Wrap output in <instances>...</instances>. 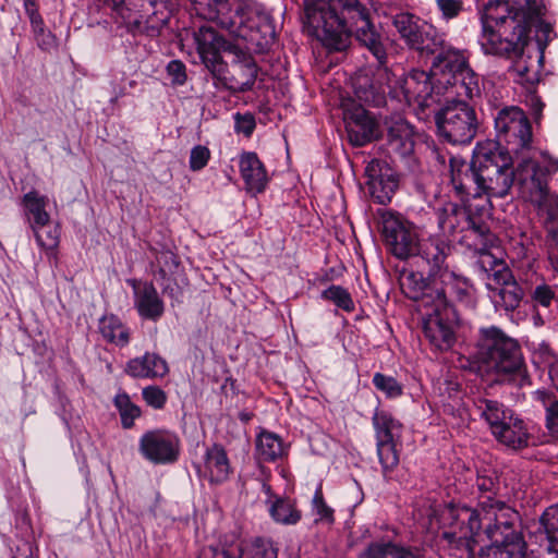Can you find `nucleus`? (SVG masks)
I'll list each match as a JSON object with an SVG mask.
<instances>
[{"mask_svg":"<svg viewBox=\"0 0 558 558\" xmlns=\"http://www.w3.org/2000/svg\"><path fill=\"white\" fill-rule=\"evenodd\" d=\"M166 70L167 74L171 78L172 85L182 86L186 83V66L181 60H171Z\"/></svg>","mask_w":558,"mask_h":558,"instance_id":"obj_56","label":"nucleus"},{"mask_svg":"<svg viewBox=\"0 0 558 558\" xmlns=\"http://www.w3.org/2000/svg\"><path fill=\"white\" fill-rule=\"evenodd\" d=\"M511 59L513 60V63L510 66L509 72L514 76L515 82L526 85V88L530 90L537 78L536 73L530 69L526 62L524 50L521 56Z\"/></svg>","mask_w":558,"mask_h":558,"instance_id":"obj_47","label":"nucleus"},{"mask_svg":"<svg viewBox=\"0 0 558 558\" xmlns=\"http://www.w3.org/2000/svg\"><path fill=\"white\" fill-rule=\"evenodd\" d=\"M134 287V307L141 318L158 322L165 314V302L153 282Z\"/></svg>","mask_w":558,"mask_h":558,"instance_id":"obj_24","label":"nucleus"},{"mask_svg":"<svg viewBox=\"0 0 558 558\" xmlns=\"http://www.w3.org/2000/svg\"><path fill=\"white\" fill-rule=\"evenodd\" d=\"M392 74L386 64L360 71L353 80V92L359 101L372 107L386 104V95L391 90Z\"/></svg>","mask_w":558,"mask_h":558,"instance_id":"obj_18","label":"nucleus"},{"mask_svg":"<svg viewBox=\"0 0 558 558\" xmlns=\"http://www.w3.org/2000/svg\"><path fill=\"white\" fill-rule=\"evenodd\" d=\"M199 477L211 485H219L229 480L232 466L222 445L213 444L207 447L202 460L195 464Z\"/></svg>","mask_w":558,"mask_h":558,"instance_id":"obj_20","label":"nucleus"},{"mask_svg":"<svg viewBox=\"0 0 558 558\" xmlns=\"http://www.w3.org/2000/svg\"><path fill=\"white\" fill-rule=\"evenodd\" d=\"M48 204L49 198L36 190H31L23 195L21 206L29 229L41 227L51 220L47 211Z\"/></svg>","mask_w":558,"mask_h":558,"instance_id":"obj_30","label":"nucleus"},{"mask_svg":"<svg viewBox=\"0 0 558 558\" xmlns=\"http://www.w3.org/2000/svg\"><path fill=\"white\" fill-rule=\"evenodd\" d=\"M436 4L446 20L457 17L463 8L461 0H436Z\"/></svg>","mask_w":558,"mask_h":558,"instance_id":"obj_58","label":"nucleus"},{"mask_svg":"<svg viewBox=\"0 0 558 558\" xmlns=\"http://www.w3.org/2000/svg\"><path fill=\"white\" fill-rule=\"evenodd\" d=\"M442 83L446 84L447 98L450 95H456L457 99L465 100L473 99L481 94L480 77L470 66L453 74L452 77H447Z\"/></svg>","mask_w":558,"mask_h":558,"instance_id":"obj_31","label":"nucleus"},{"mask_svg":"<svg viewBox=\"0 0 558 558\" xmlns=\"http://www.w3.org/2000/svg\"><path fill=\"white\" fill-rule=\"evenodd\" d=\"M366 185L373 199L381 205L390 202L398 187V178L385 162L374 159L365 169Z\"/></svg>","mask_w":558,"mask_h":558,"instance_id":"obj_19","label":"nucleus"},{"mask_svg":"<svg viewBox=\"0 0 558 558\" xmlns=\"http://www.w3.org/2000/svg\"><path fill=\"white\" fill-rule=\"evenodd\" d=\"M240 174L250 193L259 194L266 190L268 175L256 153L245 151L239 159Z\"/></svg>","mask_w":558,"mask_h":558,"instance_id":"obj_26","label":"nucleus"},{"mask_svg":"<svg viewBox=\"0 0 558 558\" xmlns=\"http://www.w3.org/2000/svg\"><path fill=\"white\" fill-rule=\"evenodd\" d=\"M451 184L461 197H505L514 184V170L509 153L494 142L477 143L470 162L450 158Z\"/></svg>","mask_w":558,"mask_h":558,"instance_id":"obj_1","label":"nucleus"},{"mask_svg":"<svg viewBox=\"0 0 558 558\" xmlns=\"http://www.w3.org/2000/svg\"><path fill=\"white\" fill-rule=\"evenodd\" d=\"M194 43L202 63L209 73L220 74L221 63L223 62L220 51L227 49L226 39L213 27L201 26L194 33Z\"/></svg>","mask_w":558,"mask_h":558,"instance_id":"obj_21","label":"nucleus"},{"mask_svg":"<svg viewBox=\"0 0 558 558\" xmlns=\"http://www.w3.org/2000/svg\"><path fill=\"white\" fill-rule=\"evenodd\" d=\"M493 435L499 442L512 449L526 447L530 438L523 420L514 415H511Z\"/></svg>","mask_w":558,"mask_h":558,"instance_id":"obj_33","label":"nucleus"},{"mask_svg":"<svg viewBox=\"0 0 558 558\" xmlns=\"http://www.w3.org/2000/svg\"><path fill=\"white\" fill-rule=\"evenodd\" d=\"M373 385L389 399L398 398L403 393L402 385L395 377L381 373L374 374Z\"/></svg>","mask_w":558,"mask_h":558,"instance_id":"obj_53","label":"nucleus"},{"mask_svg":"<svg viewBox=\"0 0 558 558\" xmlns=\"http://www.w3.org/2000/svg\"><path fill=\"white\" fill-rule=\"evenodd\" d=\"M535 398L545 409V426L549 434L558 438V400L546 390H537Z\"/></svg>","mask_w":558,"mask_h":558,"instance_id":"obj_41","label":"nucleus"},{"mask_svg":"<svg viewBox=\"0 0 558 558\" xmlns=\"http://www.w3.org/2000/svg\"><path fill=\"white\" fill-rule=\"evenodd\" d=\"M536 21L515 11L509 1H490L482 16L478 44L485 54L514 58L522 54Z\"/></svg>","mask_w":558,"mask_h":558,"instance_id":"obj_2","label":"nucleus"},{"mask_svg":"<svg viewBox=\"0 0 558 558\" xmlns=\"http://www.w3.org/2000/svg\"><path fill=\"white\" fill-rule=\"evenodd\" d=\"M236 558H277V549L270 541L256 538Z\"/></svg>","mask_w":558,"mask_h":558,"instance_id":"obj_51","label":"nucleus"},{"mask_svg":"<svg viewBox=\"0 0 558 558\" xmlns=\"http://www.w3.org/2000/svg\"><path fill=\"white\" fill-rule=\"evenodd\" d=\"M435 121L439 136L453 145L470 144L478 129L475 109L464 99L447 98Z\"/></svg>","mask_w":558,"mask_h":558,"instance_id":"obj_11","label":"nucleus"},{"mask_svg":"<svg viewBox=\"0 0 558 558\" xmlns=\"http://www.w3.org/2000/svg\"><path fill=\"white\" fill-rule=\"evenodd\" d=\"M269 504L270 517L280 524L293 525L301 520V511L296 509L295 504L288 498H276L275 501L267 500Z\"/></svg>","mask_w":558,"mask_h":558,"instance_id":"obj_39","label":"nucleus"},{"mask_svg":"<svg viewBox=\"0 0 558 558\" xmlns=\"http://www.w3.org/2000/svg\"><path fill=\"white\" fill-rule=\"evenodd\" d=\"M311 510L313 515L315 517L316 523H325L328 525L333 524L335 522V510L327 504L324 492L323 484L319 483L314 492Z\"/></svg>","mask_w":558,"mask_h":558,"instance_id":"obj_43","label":"nucleus"},{"mask_svg":"<svg viewBox=\"0 0 558 558\" xmlns=\"http://www.w3.org/2000/svg\"><path fill=\"white\" fill-rule=\"evenodd\" d=\"M381 225V235L388 251L399 259H408L418 256L423 259V250L429 242H448L439 235H430L427 239H418L417 228L401 215L383 209L378 210Z\"/></svg>","mask_w":558,"mask_h":558,"instance_id":"obj_9","label":"nucleus"},{"mask_svg":"<svg viewBox=\"0 0 558 558\" xmlns=\"http://www.w3.org/2000/svg\"><path fill=\"white\" fill-rule=\"evenodd\" d=\"M31 24L34 40L39 49L50 51L56 48L58 40L56 35L46 27L44 19L37 20Z\"/></svg>","mask_w":558,"mask_h":558,"instance_id":"obj_48","label":"nucleus"},{"mask_svg":"<svg viewBox=\"0 0 558 558\" xmlns=\"http://www.w3.org/2000/svg\"><path fill=\"white\" fill-rule=\"evenodd\" d=\"M468 226L476 238L480 239L482 247L480 251L483 256L481 265L486 272V289L496 311L506 313L514 312L521 304L524 290L514 278L512 270L508 265L498 258L486 254L487 248L493 247L497 238L490 232L485 222H477L471 216H468Z\"/></svg>","mask_w":558,"mask_h":558,"instance_id":"obj_5","label":"nucleus"},{"mask_svg":"<svg viewBox=\"0 0 558 558\" xmlns=\"http://www.w3.org/2000/svg\"><path fill=\"white\" fill-rule=\"evenodd\" d=\"M433 54L435 56L433 70L435 72H440L444 75V81L470 66L465 52L453 48L450 44L446 43L445 39L442 40L439 50Z\"/></svg>","mask_w":558,"mask_h":558,"instance_id":"obj_28","label":"nucleus"},{"mask_svg":"<svg viewBox=\"0 0 558 558\" xmlns=\"http://www.w3.org/2000/svg\"><path fill=\"white\" fill-rule=\"evenodd\" d=\"M450 254L448 242H429L423 250V262L429 267L434 280V305L453 306L451 299L462 301L470 296L471 281L448 268L446 260Z\"/></svg>","mask_w":558,"mask_h":558,"instance_id":"obj_8","label":"nucleus"},{"mask_svg":"<svg viewBox=\"0 0 558 558\" xmlns=\"http://www.w3.org/2000/svg\"><path fill=\"white\" fill-rule=\"evenodd\" d=\"M375 430L376 449L385 478H390L391 472L399 464L397 444L400 441L403 425L386 411L376 409L372 417Z\"/></svg>","mask_w":558,"mask_h":558,"instance_id":"obj_13","label":"nucleus"},{"mask_svg":"<svg viewBox=\"0 0 558 558\" xmlns=\"http://www.w3.org/2000/svg\"><path fill=\"white\" fill-rule=\"evenodd\" d=\"M198 17L216 24L231 36L253 46H262L260 26L264 16L252 0H190Z\"/></svg>","mask_w":558,"mask_h":558,"instance_id":"obj_4","label":"nucleus"},{"mask_svg":"<svg viewBox=\"0 0 558 558\" xmlns=\"http://www.w3.org/2000/svg\"><path fill=\"white\" fill-rule=\"evenodd\" d=\"M256 453L259 460L274 462L282 458L287 450L279 435L263 430L256 437Z\"/></svg>","mask_w":558,"mask_h":558,"instance_id":"obj_36","label":"nucleus"},{"mask_svg":"<svg viewBox=\"0 0 558 558\" xmlns=\"http://www.w3.org/2000/svg\"><path fill=\"white\" fill-rule=\"evenodd\" d=\"M475 486L477 490L483 495L486 509H490V505H494V510L499 512L497 504L505 505L501 501L495 500V496L499 490V482L497 477L493 475L478 474L476 477Z\"/></svg>","mask_w":558,"mask_h":558,"instance_id":"obj_46","label":"nucleus"},{"mask_svg":"<svg viewBox=\"0 0 558 558\" xmlns=\"http://www.w3.org/2000/svg\"><path fill=\"white\" fill-rule=\"evenodd\" d=\"M349 38L354 34L355 40L366 48L380 65L387 62V51L383 35L371 21V13L348 25Z\"/></svg>","mask_w":558,"mask_h":558,"instance_id":"obj_22","label":"nucleus"},{"mask_svg":"<svg viewBox=\"0 0 558 558\" xmlns=\"http://www.w3.org/2000/svg\"><path fill=\"white\" fill-rule=\"evenodd\" d=\"M554 295L551 288L544 283L535 288L532 298L537 304L547 307L550 305Z\"/></svg>","mask_w":558,"mask_h":558,"instance_id":"obj_59","label":"nucleus"},{"mask_svg":"<svg viewBox=\"0 0 558 558\" xmlns=\"http://www.w3.org/2000/svg\"><path fill=\"white\" fill-rule=\"evenodd\" d=\"M518 513L511 508H504L495 517L501 525L489 526L487 533L492 544L482 549L480 558H558V547H546L547 551L539 557H532L525 553V543L514 529Z\"/></svg>","mask_w":558,"mask_h":558,"instance_id":"obj_10","label":"nucleus"},{"mask_svg":"<svg viewBox=\"0 0 558 558\" xmlns=\"http://www.w3.org/2000/svg\"><path fill=\"white\" fill-rule=\"evenodd\" d=\"M418 23L424 21L410 13H399L393 17V26L409 47L416 41L415 36L421 27Z\"/></svg>","mask_w":558,"mask_h":558,"instance_id":"obj_42","label":"nucleus"},{"mask_svg":"<svg viewBox=\"0 0 558 558\" xmlns=\"http://www.w3.org/2000/svg\"><path fill=\"white\" fill-rule=\"evenodd\" d=\"M344 122L349 141L353 146L361 147L373 140L377 124L364 108L345 113Z\"/></svg>","mask_w":558,"mask_h":558,"instance_id":"obj_25","label":"nucleus"},{"mask_svg":"<svg viewBox=\"0 0 558 558\" xmlns=\"http://www.w3.org/2000/svg\"><path fill=\"white\" fill-rule=\"evenodd\" d=\"M495 130L499 142L509 149L518 153L530 147L532 143V126L524 111L515 106L500 109L495 117Z\"/></svg>","mask_w":558,"mask_h":558,"instance_id":"obj_16","label":"nucleus"},{"mask_svg":"<svg viewBox=\"0 0 558 558\" xmlns=\"http://www.w3.org/2000/svg\"><path fill=\"white\" fill-rule=\"evenodd\" d=\"M400 289L410 300H421L425 307L434 305V280L420 271L403 270L399 277Z\"/></svg>","mask_w":558,"mask_h":558,"instance_id":"obj_23","label":"nucleus"},{"mask_svg":"<svg viewBox=\"0 0 558 558\" xmlns=\"http://www.w3.org/2000/svg\"><path fill=\"white\" fill-rule=\"evenodd\" d=\"M98 329L104 340L119 348L130 343V328L116 315H104L99 319Z\"/></svg>","mask_w":558,"mask_h":558,"instance_id":"obj_34","label":"nucleus"},{"mask_svg":"<svg viewBox=\"0 0 558 558\" xmlns=\"http://www.w3.org/2000/svg\"><path fill=\"white\" fill-rule=\"evenodd\" d=\"M454 211H458V206L456 204H448L447 206H445L436 211L437 223L441 231L444 230L449 216L451 215V213H454Z\"/></svg>","mask_w":558,"mask_h":558,"instance_id":"obj_61","label":"nucleus"},{"mask_svg":"<svg viewBox=\"0 0 558 558\" xmlns=\"http://www.w3.org/2000/svg\"><path fill=\"white\" fill-rule=\"evenodd\" d=\"M460 216L464 217L465 211L458 207V211L451 213V215L449 216L442 232H453L458 228Z\"/></svg>","mask_w":558,"mask_h":558,"instance_id":"obj_63","label":"nucleus"},{"mask_svg":"<svg viewBox=\"0 0 558 558\" xmlns=\"http://www.w3.org/2000/svg\"><path fill=\"white\" fill-rule=\"evenodd\" d=\"M197 558H236L227 550H219L213 546L204 547Z\"/></svg>","mask_w":558,"mask_h":558,"instance_id":"obj_62","label":"nucleus"},{"mask_svg":"<svg viewBox=\"0 0 558 558\" xmlns=\"http://www.w3.org/2000/svg\"><path fill=\"white\" fill-rule=\"evenodd\" d=\"M401 89L405 100L418 106H429L433 98V83L430 75L423 70H412L402 81Z\"/></svg>","mask_w":558,"mask_h":558,"instance_id":"obj_27","label":"nucleus"},{"mask_svg":"<svg viewBox=\"0 0 558 558\" xmlns=\"http://www.w3.org/2000/svg\"><path fill=\"white\" fill-rule=\"evenodd\" d=\"M142 397L146 404L155 410L163 409L168 400L167 393L154 385L143 388Z\"/></svg>","mask_w":558,"mask_h":558,"instance_id":"obj_54","label":"nucleus"},{"mask_svg":"<svg viewBox=\"0 0 558 558\" xmlns=\"http://www.w3.org/2000/svg\"><path fill=\"white\" fill-rule=\"evenodd\" d=\"M429 307L430 312L426 313L422 319L423 335L433 350L448 351L457 340V311L454 306L432 305Z\"/></svg>","mask_w":558,"mask_h":558,"instance_id":"obj_15","label":"nucleus"},{"mask_svg":"<svg viewBox=\"0 0 558 558\" xmlns=\"http://www.w3.org/2000/svg\"><path fill=\"white\" fill-rule=\"evenodd\" d=\"M210 150L207 146L196 145L191 149L189 167L192 171L203 170L210 160Z\"/></svg>","mask_w":558,"mask_h":558,"instance_id":"obj_55","label":"nucleus"},{"mask_svg":"<svg viewBox=\"0 0 558 558\" xmlns=\"http://www.w3.org/2000/svg\"><path fill=\"white\" fill-rule=\"evenodd\" d=\"M475 357L487 369L500 375H520L524 368L518 341L496 326L478 330Z\"/></svg>","mask_w":558,"mask_h":558,"instance_id":"obj_7","label":"nucleus"},{"mask_svg":"<svg viewBox=\"0 0 558 558\" xmlns=\"http://www.w3.org/2000/svg\"><path fill=\"white\" fill-rule=\"evenodd\" d=\"M113 404L120 414L121 425L124 429L132 428L135 420L142 415L141 408L132 402L130 396L124 391L116 395Z\"/></svg>","mask_w":558,"mask_h":558,"instance_id":"obj_40","label":"nucleus"},{"mask_svg":"<svg viewBox=\"0 0 558 558\" xmlns=\"http://www.w3.org/2000/svg\"><path fill=\"white\" fill-rule=\"evenodd\" d=\"M23 7L29 23L43 19L41 14L39 13L37 0H23Z\"/></svg>","mask_w":558,"mask_h":558,"instance_id":"obj_60","label":"nucleus"},{"mask_svg":"<svg viewBox=\"0 0 558 558\" xmlns=\"http://www.w3.org/2000/svg\"><path fill=\"white\" fill-rule=\"evenodd\" d=\"M233 118L234 131L236 133L244 134L246 137H250L256 128L255 117L250 112L243 114L238 112L233 116Z\"/></svg>","mask_w":558,"mask_h":558,"instance_id":"obj_57","label":"nucleus"},{"mask_svg":"<svg viewBox=\"0 0 558 558\" xmlns=\"http://www.w3.org/2000/svg\"><path fill=\"white\" fill-rule=\"evenodd\" d=\"M526 104L529 105V107L531 108V110L535 117H537L542 113L544 104L536 94L531 93L527 96Z\"/></svg>","mask_w":558,"mask_h":558,"instance_id":"obj_64","label":"nucleus"},{"mask_svg":"<svg viewBox=\"0 0 558 558\" xmlns=\"http://www.w3.org/2000/svg\"><path fill=\"white\" fill-rule=\"evenodd\" d=\"M39 247L52 251L60 242V227L52 220L46 225L31 229Z\"/></svg>","mask_w":558,"mask_h":558,"instance_id":"obj_44","label":"nucleus"},{"mask_svg":"<svg viewBox=\"0 0 558 558\" xmlns=\"http://www.w3.org/2000/svg\"><path fill=\"white\" fill-rule=\"evenodd\" d=\"M475 407L481 416L488 423L493 434L513 415L511 410L506 409L502 403L496 400L478 398L475 401Z\"/></svg>","mask_w":558,"mask_h":558,"instance_id":"obj_37","label":"nucleus"},{"mask_svg":"<svg viewBox=\"0 0 558 558\" xmlns=\"http://www.w3.org/2000/svg\"><path fill=\"white\" fill-rule=\"evenodd\" d=\"M322 298L335 303L338 307L345 312L354 310V302L351 294L341 286H330L322 292Z\"/></svg>","mask_w":558,"mask_h":558,"instance_id":"obj_52","label":"nucleus"},{"mask_svg":"<svg viewBox=\"0 0 558 558\" xmlns=\"http://www.w3.org/2000/svg\"><path fill=\"white\" fill-rule=\"evenodd\" d=\"M138 451L145 460L153 464H172L179 460L181 440L173 430L153 428L140 437Z\"/></svg>","mask_w":558,"mask_h":558,"instance_id":"obj_17","label":"nucleus"},{"mask_svg":"<svg viewBox=\"0 0 558 558\" xmlns=\"http://www.w3.org/2000/svg\"><path fill=\"white\" fill-rule=\"evenodd\" d=\"M357 558H422L418 549H411L388 542H373L363 551H361Z\"/></svg>","mask_w":558,"mask_h":558,"instance_id":"obj_35","label":"nucleus"},{"mask_svg":"<svg viewBox=\"0 0 558 558\" xmlns=\"http://www.w3.org/2000/svg\"><path fill=\"white\" fill-rule=\"evenodd\" d=\"M418 25H421V27L415 36L416 41L411 43L410 48L425 54L437 52L439 47H441L444 36L439 34L433 25L426 22L418 23Z\"/></svg>","mask_w":558,"mask_h":558,"instance_id":"obj_38","label":"nucleus"},{"mask_svg":"<svg viewBox=\"0 0 558 558\" xmlns=\"http://www.w3.org/2000/svg\"><path fill=\"white\" fill-rule=\"evenodd\" d=\"M124 371L133 378H162L168 374L169 368L161 356L146 352L143 356L131 359Z\"/></svg>","mask_w":558,"mask_h":558,"instance_id":"obj_29","label":"nucleus"},{"mask_svg":"<svg viewBox=\"0 0 558 558\" xmlns=\"http://www.w3.org/2000/svg\"><path fill=\"white\" fill-rule=\"evenodd\" d=\"M156 264H157V276L161 280H167L172 276L179 265L178 256L170 250H162L156 255Z\"/></svg>","mask_w":558,"mask_h":558,"instance_id":"obj_50","label":"nucleus"},{"mask_svg":"<svg viewBox=\"0 0 558 558\" xmlns=\"http://www.w3.org/2000/svg\"><path fill=\"white\" fill-rule=\"evenodd\" d=\"M544 165L535 159L522 160L514 170V182L519 193L525 201L538 209L549 203L555 194L549 193L548 180L550 173L558 171V160L543 155Z\"/></svg>","mask_w":558,"mask_h":558,"instance_id":"obj_12","label":"nucleus"},{"mask_svg":"<svg viewBox=\"0 0 558 558\" xmlns=\"http://www.w3.org/2000/svg\"><path fill=\"white\" fill-rule=\"evenodd\" d=\"M541 211L546 214L545 226L548 231V242L558 250V196L551 197Z\"/></svg>","mask_w":558,"mask_h":558,"instance_id":"obj_49","label":"nucleus"},{"mask_svg":"<svg viewBox=\"0 0 558 558\" xmlns=\"http://www.w3.org/2000/svg\"><path fill=\"white\" fill-rule=\"evenodd\" d=\"M387 149L390 154L404 158L414 149L413 129L403 121L395 122L388 131Z\"/></svg>","mask_w":558,"mask_h":558,"instance_id":"obj_32","label":"nucleus"},{"mask_svg":"<svg viewBox=\"0 0 558 558\" xmlns=\"http://www.w3.org/2000/svg\"><path fill=\"white\" fill-rule=\"evenodd\" d=\"M539 526L549 548H558V505L548 507L539 519Z\"/></svg>","mask_w":558,"mask_h":558,"instance_id":"obj_45","label":"nucleus"},{"mask_svg":"<svg viewBox=\"0 0 558 558\" xmlns=\"http://www.w3.org/2000/svg\"><path fill=\"white\" fill-rule=\"evenodd\" d=\"M480 506L481 510H477L465 505L449 504L440 511L441 538L448 546L461 553L459 558L471 557L474 537L484 524L485 534L492 542L487 530L489 526L501 525L495 517L501 512V509L508 508L506 505L497 504L499 512H496L494 505H490V509H486L485 501H480Z\"/></svg>","mask_w":558,"mask_h":558,"instance_id":"obj_6","label":"nucleus"},{"mask_svg":"<svg viewBox=\"0 0 558 558\" xmlns=\"http://www.w3.org/2000/svg\"><path fill=\"white\" fill-rule=\"evenodd\" d=\"M233 53L230 65L221 63L220 74L211 73L216 87L233 93L250 90L256 81L258 68L252 54L239 47L228 48Z\"/></svg>","mask_w":558,"mask_h":558,"instance_id":"obj_14","label":"nucleus"},{"mask_svg":"<svg viewBox=\"0 0 558 558\" xmlns=\"http://www.w3.org/2000/svg\"><path fill=\"white\" fill-rule=\"evenodd\" d=\"M339 14L332 0H304L303 24L329 50L342 51L349 46L348 25L366 16L369 10L360 0H337Z\"/></svg>","mask_w":558,"mask_h":558,"instance_id":"obj_3","label":"nucleus"}]
</instances>
